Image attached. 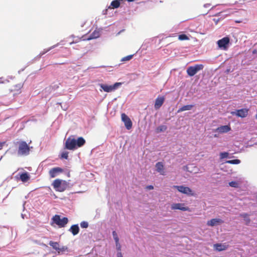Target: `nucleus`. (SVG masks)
Instances as JSON below:
<instances>
[{
	"mask_svg": "<svg viewBox=\"0 0 257 257\" xmlns=\"http://www.w3.org/2000/svg\"><path fill=\"white\" fill-rule=\"evenodd\" d=\"M248 109L246 108H242L240 109L236 110L235 111H232L231 113L232 115H235L238 117H245L248 114Z\"/></svg>",
	"mask_w": 257,
	"mask_h": 257,
	"instance_id": "10",
	"label": "nucleus"
},
{
	"mask_svg": "<svg viewBox=\"0 0 257 257\" xmlns=\"http://www.w3.org/2000/svg\"><path fill=\"white\" fill-rule=\"evenodd\" d=\"M17 147V154L19 156H26L29 155L30 147L27 143L24 141H20L17 142L16 144Z\"/></svg>",
	"mask_w": 257,
	"mask_h": 257,
	"instance_id": "2",
	"label": "nucleus"
},
{
	"mask_svg": "<svg viewBox=\"0 0 257 257\" xmlns=\"http://www.w3.org/2000/svg\"><path fill=\"white\" fill-rule=\"evenodd\" d=\"M179 39L180 40H186L189 39L188 37L185 34L180 35L179 36Z\"/></svg>",
	"mask_w": 257,
	"mask_h": 257,
	"instance_id": "37",
	"label": "nucleus"
},
{
	"mask_svg": "<svg viewBox=\"0 0 257 257\" xmlns=\"http://www.w3.org/2000/svg\"><path fill=\"white\" fill-rule=\"evenodd\" d=\"M121 118L126 129L130 130L132 127V122L131 119L125 113L121 114Z\"/></svg>",
	"mask_w": 257,
	"mask_h": 257,
	"instance_id": "9",
	"label": "nucleus"
},
{
	"mask_svg": "<svg viewBox=\"0 0 257 257\" xmlns=\"http://www.w3.org/2000/svg\"><path fill=\"white\" fill-rule=\"evenodd\" d=\"M122 0H114L111 2L110 6L108 7V9H116L119 7L120 5V1Z\"/></svg>",
	"mask_w": 257,
	"mask_h": 257,
	"instance_id": "17",
	"label": "nucleus"
},
{
	"mask_svg": "<svg viewBox=\"0 0 257 257\" xmlns=\"http://www.w3.org/2000/svg\"><path fill=\"white\" fill-rule=\"evenodd\" d=\"M72 38H73V40L72 41H70L69 44L70 45H72V44L76 43L80 41L81 40V38H79L78 37H75L74 36H71Z\"/></svg>",
	"mask_w": 257,
	"mask_h": 257,
	"instance_id": "30",
	"label": "nucleus"
},
{
	"mask_svg": "<svg viewBox=\"0 0 257 257\" xmlns=\"http://www.w3.org/2000/svg\"><path fill=\"white\" fill-rule=\"evenodd\" d=\"M53 220L54 223L61 227H64L68 221V218L67 217H63L61 218L58 215H55L53 217Z\"/></svg>",
	"mask_w": 257,
	"mask_h": 257,
	"instance_id": "6",
	"label": "nucleus"
},
{
	"mask_svg": "<svg viewBox=\"0 0 257 257\" xmlns=\"http://www.w3.org/2000/svg\"><path fill=\"white\" fill-rule=\"evenodd\" d=\"M80 226L81 228H86L88 226V223L87 221H82L80 223Z\"/></svg>",
	"mask_w": 257,
	"mask_h": 257,
	"instance_id": "36",
	"label": "nucleus"
},
{
	"mask_svg": "<svg viewBox=\"0 0 257 257\" xmlns=\"http://www.w3.org/2000/svg\"><path fill=\"white\" fill-rule=\"evenodd\" d=\"M3 79V78H0V83H4V81H2V80Z\"/></svg>",
	"mask_w": 257,
	"mask_h": 257,
	"instance_id": "42",
	"label": "nucleus"
},
{
	"mask_svg": "<svg viewBox=\"0 0 257 257\" xmlns=\"http://www.w3.org/2000/svg\"><path fill=\"white\" fill-rule=\"evenodd\" d=\"M223 221L222 220L219 218H214L210 220H209L207 222V224L208 226H214L218 225L222 223H223Z\"/></svg>",
	"mask_w": 257,
	"mask_h": 257,
	"instance_id": "13",
	"label": "nucleus"
},
{
	"mask_svg": "<svg viewBox=\"0 0 257 257\" xmlns=\"http://www.w3.org/2000/svg\"><path fill=\"white\" fill-rule=\"evenodd\" d=\"M60 44H63L62 43V42H61L60 43H58L57 44L50 47V48H49L47 49H44L43 51L40 52V53L39 54L40 56L41 57V56H43V55H44L45 54H46V53H47L48 52L50 51L51 50L58 47Z\"/></svg>",
	"mask_w": 257,
	"mask_h": 257,
	"instance_id": "19",
	"label": "nucleus"
},
{
	"mask_svg": "<svg viewBox=\"0 0 257 257\" xmlns=\"http://www.w3.org/2000/svg\"><path fill=\"white\" fill-rule=\"evenodd\" d=\"M202 64H196L193 66H189L187 69V73L189 76H193L198 72L203 69Z\"/></svg>",
	"mask_w": 257,
	"mask_h": 257,
	"instance_id": "5",
	"label": "nucleus"
},
{
	"mask_svg": "<svg viewBox=\"0 0 257 257\" xmlns=\"http://www.w3.org/2000/svg\"><path fill=\"white\" fill-rule=\"evenodd\" d=\"M22 216L24 218L23 214H22Z\"/></svg>",
	"mask_w": 257,
	"mask_h": 257,
	"instance_id": "46",
	"label": "nucleus"
},
{
	"mask_svg": "<svg viewBox=\"0 0 257 257\" xmlns=\"http://www.w3.org/2000/svg\"><path fill=\"white\" fill-rule=\"evenodd\" d=\"M225 163L230 164H239L240 163V160L238 159L231 160L226 161Z\"/></svg>",
	"mask_w": 257,
	"mask_h": 257,
	"instance_id": "29",
	"label": "nucleus"
},
{
	"mask_svg": "<svg viewBox=\"0 0 257 257\" xmlns=\"http://www.w3.org/2000/svg\"><path fill=\"white\" fill-rule=\"evenodd\" d=\"M49 245L53 247V249L56 250L57 251L59 248V244L57 242H54L53 241H50L49 242Z\"/></svg>",
	"mask_w": 257,
	"mask_h": 257,
	"instance_id": "25",
	"label": "nucleus"
},
{
	"mask_svg": "<svg viewBox=\"0 0 257 257\" xmlns=\"http://www.w3.org/2000/svg\"><path fill=\"white\" fill-rule=\"evenodd\" d=\"M209 6H210V5H209V4H205V5H204V7L205 8H208Z\"/></svg>",
	"mask_w": 257,
	"mask_h": 257,
	"instance_id": "40",
	"label": "nucleus"
},
{
	"mask_svg": "<svg viewBox=\"0 0 257 257\" xmlns=\"http://www.w3.org/2000/svg\"><path fill=\"white\" fill-rule=\"evenodd\" d=\"M115 243L116 249L117 251V257H122V253L120 252L121 250V245L119 243V241Z\"/></svg>",
	"mask_w": 257,
	"mask_h": 257,
	"instance_id": "24",
	"label": "nucleus"
},
{
	"mask_svg": "<svg viewBox=\"0 0 257 257\" xmlns=\"http://www.w3.org/2000/svg\"><path fill=\"white\" fill-rule=\"evenodd\" d=\"M52 185L56 191L61 192L67 189L68 183L65 180L57 179L53 181Z\"/></svg>",
	"mask_w": 257,
	"mask_h": 257,
	"instance_id": "3",
	"label": "nucleus"
},
{
	"mask_svg": "<svg viewBox=\"0 0 257 257\" xmlns=\"http://www.w3.org/2000/svg\"><path fill=\"white\" fill-rule=\"evenodd\" d=\"M69 231L72 233L73 235H76L79 233V227L78 224H74L71 226L69 229Z\"/></svg>",
	"mask_w": 257,
	"mask_h": 257,
	"instance_id": "18",
	"label": "nucleus"
},
{
	"mask_svg": "<svg viewBox=\"0 0 257 257\" xmlns=\"http://www.w3.org/2000/svg\"><path fill=\"white\" fill-rule=\"evenodd\" d=\"M63 172V169L59 167H55L50 170L49 172L51 178H53L57 176Z\"/></svg>",
	"mask_w": 257,
	"mask_h": 257,
	"instance_id": "11",
	"label": "nucleus"
},
{
	"mask_svg": "<svg viewBox=\"0 0 257 257\" xmlns=\"http://www.w3.org/2000/svg\"><path fill=\"white\" fill-rule=\"evenodd\" d=\"M107 11V9H106V10H104V11H103V14H104V15L106 14Z\"/></svg>",
	"mask_w": 257,
	"mask_h": 257,
	"instance_id": "41",
	"label": "nucleus"
},
{
	"mask_svg": "<svg viewBox=\"0 0 257 257\" xmlns=\"http://www.w3.org/2000/svg\"><path fill=\"white\" fill-rule=\"evenodd\" d=\"M68 157V152L65 151L61 153V158L65 159H67Z\"/></svg>",
	"mask_w": 257,
	"mask_h": 257,
	"instance_id": "38",
	"label": "nucleus"
},
{
	"mask_svg": "<svg viewBox=\"0 0 257 257\" xmlns=\"http://www.w3.org/2000/svg\"><path fill=\"white\" fill-rule=\"evenodd\" d=\"M193 107V105H192V104L184 105L182 107H180L178 110L177 112L178 113H179L182 111H186V110H191Z\"/></svg>",
	"mask_w": 257,
	"mask_h": 257,
	"instance_id": "22",
	"label": "nucleus"
},
{
	"mask_svg": "<svg viewBox=\"0 0 257 257\" xmlns=\"http://www.w3.org/2000/svg\"><path fill=\"white\" fill-rule=\"evenodd\" d=\"M231 158L229 157V153L227 152H221L220 153V159H223L224 158Z\"/></svg>",
	"mask_w": 257,
	"mask_h": 257,
	"instance_id": "31",
	"label": "nucleus"
},
{
	"mask_svg": "<svg viewBox=\"0 0 257 257\" xmlns=\"http://www.w3.org/2000/svg\"><path fill=\"white\" fill-rule=\"evenodd\" d=\"M231 130V127L229 125H221L214 130L215 133L219 134L227 133Z\"/></svg>",
	"mask_w": 257,
	"mask_h": 257,
	"instance_id": "12",
	"label": "nucleus"
},
{
	"mask_svg": "<svg viewBox=\"0 0 257 257\" xmlns=\"http://www.w3.org/2000/svg\"><path fill=\"white\" fill-rule=\"evenodd\" d=\"M218 137V135H217L216 134L214 135V137L215 138H217Z\"/></svg>",
	"mask_w": 257,
	"mask_h": 257,
	"instance_id": "44",
	"label": "nucleus"
},
{
	"mask_svg": "<svg viewBox=\"0 0 257 257\" xmlns=\"http://www.w3.org/2000/svg\"><path fill=\"white\" fill-rule=\"evenodd\" d=\"M165 97L164 96H158L155 100V108L156 109L160 108L163 105Z\"/></svg>",
	"mask_w": 257,
	"mask_h": 257,
	"instance_id": "14",
	"label": "nucleus"
},
{
	"mask_svg": "<svg viewBox=\"0 0 257 257\" xmlns=\"http://www.w3.org/2000/svg\"><path fill=\"white\" fill-rule=\"evenodd\" d=\"M133 57V55H130L126 56L125 57H123L121 59V62H124V61H129V60H130L131 59H132Z\"/></svg>",
	"mask_w": 257,
	"mask_h": 257,
	"instance_id": "35",
	"label": "nucleus"
},
{
	"mask_svg": "<svg viewBox=\"0 0 257 257\" xmlns=\"http://www.w3.org/2000/svg\"><path fill=\"white\" fill-rule=\"evenodd\" d=\"M173 187L174 188H176L179 192L183 194L191 196H193L194 195L192 190L189 187H185L183 185L174 186Z\"/></svg>",
	"mask_w": 257,
	"mask_h": 257,
	"instance_id": "7",
	"label": "nucleus"
},
{
	"mask_svg": "<svg viewBox=\"0 0 257 257\" xmlns=\"http://www.w3.org/2000/svg\"><path fill=\"white\" fill-rule=\"evenodd\" d=\"M99 36V33L98 31H94L90 35V37L88 38V40H91L93 39H95Z\"/></svg>",
	"mask_w": 257,
	"mask_h": 257,
	"instance_id": "26",
	"label": "nucleus"
},
{
	"mask_svg": "<svg viewBox=\"0 0 257 257\" xmlns=\"http://www.w3.org/2000/svg\"><path fill=\"white\" fill-rule=\"evenodd\" d=\"M127 1H128V2H133V1H134V0H127Z\"/></svg>",
	"mask_w": 257,
	"mask_h": 257,
	"instance_id": "45",
	"label": "nucleus"
},
{
	"mask_svg": "<svg viewBox=\"0 0 257 257\" xmlns=\"http://www.w3.org/2000/svg\"><path fill=\"white\" fill-rule=\"evenodd\" d=\"M229 43V39L227 37L219 40L217 42L218 47L224 50H226L227 49Z\"/></svg>",
	"mask_w": 257,
	"mask_h": 257,
	"instance_id": "8",
	"label": "nucleus"
},
{
	"mask_svg": "<svg viewBox=\"0 0 257 257\" xmlns=\"http://www.w3.org/2000/svg\"><path fill=\"white\" fill-rule=\"evenodd\" d=\"M148 189L152 190L154 188V187L152 185H149L147 187Z\"/></svg>",
	"mask_w": 257,
	"mask_h": 257,
	"instance_id": "39",
	"label": "nucleus"
},
{
	"mask_svg": "<svg viewBox=\"0 0 257 257\" xmlns=\"http://www.w3.org/2000/svg\"><path fill=\"white\" fill-rule=\"evenodd\" d=\"M167 127L166 125H162L159 126L157 129L156 132L157 133H161L163 132H165L167 130Z\"/></svg>",
	"mask_w": 257,
	"mask_h": 257,
	"instance_id": "27",
	"label": "nucleus"
},
{
	"mask_svg": "<svg viewBox=\"0 0 257 257\" xmlns=\"http://www.w3.org/2000/svg\"><path fill=\"white\" fill-rule=\"evenodd\" d=\"M240 216L244 218L246 223H248L250 222V219L248 218V215L247 214L242 213L241 214Z\"/></svg>",
	"mask_w": 257,
	"mask_h": 257,
	"instance_id": "32",
	"label": "nucleus"
},
{
	"mask_svg": "<svg viewBox=\"0 0 257 257\" xmlns=\"http://www.w3.org/2000/svg\"><path fill=\"white\" fill-rule=\"evenodd\" d=\"M85 143V141L82 137H79L76 139L73 136H70L66 140L65 147L68 150H74L82 147Z\"/></svg>",
	"mask_w": 257,
	"mask_h": 257,
	"instance_id": "1",
	"label": "nucleus"
},
{
	"mask_svg": "<svg viewBox=\"0 0 257 257\" xmlns=\"http://www.w3.org/2000/svg\"><path fill=\"white\" fill-rule=\"evenodd\" d=\"M112 234V236H113V239L115 241V242H118L119 238H118V236L117 235L116 232L115 231H113Z\"/></svg>",
	"mask_w": 257,
	"mask_h": 257,
	"instance_id": "33",
	"label": "nucleus"
},
{
	"mask_svg": "<svg viewBox=\"0 0 257 257\" xmlns=\"http://www.w3.org/2000/svg\"><path fill=\"white\" fill-rule=\"evenodd\" d=\"M122 85V83L121 82H116L113 85H107L106 84H99V85L101 88L100 89V91L103 90L106 92H111L112 91H114L116 89H117L121 85Z\"/></svg>",
	"mask_w": 257,
	"mask_h": 257,
	"instance_id": "4",
	"label": "nucleus"
},
{
	"mask_svg": "<svg viewBox=\"0 0 257 257\" xmlns=\"http://www.w3.org/2000/svg\"><path fill=\"white\" fill-rule=\"evenodd\" d=\"M20 177L21 180L23 182H27L30 179V176L27 172L21 174Z\"/></svg>",
	"mask_w": 257,
	"mask_h": 257,
	"instance_id": "23",
	"label": "nucleus"
},
{
	"mask_svg": "<svg viewBox=\"0 0 257 257\" xmlns=\"http://www.w3.org/2000/svg\"><path fill=\"white\" fill-rule=\"evenodd\" d=\"M214 248L218 251H222L227 248V246L225 244L216 243L214 244Z\"/></svg>",
	"mask_w": 257,
	"mask_h": 257,
	"instance_id": "21",
	"label": "nucleus"
},
{
	"mask_svg": "<svg viewBox=\"0 0 257 257\" xmlns=\"http://www.w3.org/2000/svg\"><path fill=\"white\" fill-rule=\"evenodd\" d=\"M68 250V247L66 246H60L58 248L57 252L58 253H63V252L67 251Z\"/></svg>",
	"mask_w": 257,
	"mask_h": 257,
	"instance_id": "28",
	"label": "nucleus"
},
{
	"mask_svg": "<svg viewBox=\"0 0 257 257\" xmlns=\"http://www.w3.org/2000/svg\"><path fill=\"white\" fill-rule=\"evenodd\" d=\"M229 185L230 187L237 188L239 186V183L236 181H231L229 183Z\"/></svg>",
	"mask_w": 257,
	"mask_h": 257,
	"instance_id": "34",
	"label": "nucleus"
},
{
	"mask_svg": "<svg viewBox=\"0 0 257 257\" xmlns=\"http://www.w3.org/2000/svg\"><path fill=\"white\" fill-rule=\"evenodd\" d=\"M172 209H179L183 211L188 210L189 208L187 207H185L183 204L181 203H175L172 205Z\"/></svg>",
	"mask_w": 257,
	"mask_h": 257,
	"instance_id": "16",
	"label": "nucleus"
},
{
	"mask_svg": "<svg viewBox=\"0 0 257 257\" xmlns=\"http://www.w3.org/2000/svg\"><path fill=\"white\" fill-rule=\"evenodd\" d=\"M156 171L162 175H165V172L164 171V164L162 162H159L156 163L155 165Z\"/></svg>",
	"mask_w": 257,
	"mask_h": 257,
	"instance_id": "15",
	"label": "nucleus"
},
{
	"mask_svg": "<svg viewBox=\"0 0 257 257\" xmlns=\"http://www.w3.org/2000/svg\"><path fill=\"white\" fill-rule=\"evenodd\" d=\"M4 144V143H0V147H2Z\"/></svg>",
	"mask_w": 257,
	"mask_h": 257,
	"instance_id": "43",
	"label": "nucleus"
},
{
	"mask_svg": "<svg viewBox=\"0 0 257 257\" xmlns=\"http://www.w3.org/2000/svg\"><path fill=\"white\" fill-rule=\"evenodd\" d=\"M60 44H63L62 43V42H61L60 43H58L57 44L50 47V48H49L47 49H44L43 51L40 52V53L39 54L40 56L41 57V56H43V55H44L45 54H46V53H47L48 52L50 51L51 50L58 47Z\"/></svg>",
	"mask_w": 257,
	"mask_h": 257,
	"instance_id": "20",
	"label": "nucleus"
}]
</instances>
